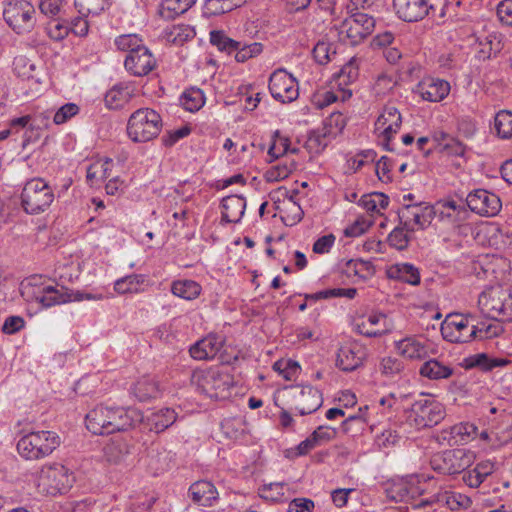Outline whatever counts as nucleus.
Instances as JSON below:
<instances>
[{
	"mask_svg": "<svg viewBox=\"0 0 512 512\" xmlns=\"http://www.w3.org/2000/svg\"><path fill=\"white\" fill-rule=\"evenodd\" d=\"M86 427L96 435L127 431L143 421L142 413L133 408L97 406L86 415Z\"/></svg>",
	"mask_w": 512,
	"mask_h": 512,
	"instance_id": "obj_1",
	"label": "nucleus"
},
{
	"mask_svg": "<svg viewBox=\"0 0 512 512\" xmlns=\"http://www.w3.org/2000/svg\"><path fill=\"white\" fill-rule=\"evenodd\" d=\"M21 295L27 301H36L44 308L72 301H83L84 292L72 291L63 285H38L36 278L21 284Z\"/></svg>",
	"mask_w": 512,
	"mask_h": 512,
	"instance_id": "obj_2",
	"label": "nucleus"
},
{
	"mask_svg": "<svg viewBox=\"0 0 512 512\" xmlns=\"http://www.w3.org/2000/svg\"><path fill=\"white\" fill-rule=\"evenodd\" d=\"M191 382L208 397L223 400L230 397L233 377L220 368H209L193 372Z\"/></svg>",
	"mask_w": 512,
	"mask_h": 512,
	"instance_id": "obj_3",
	"label": "nucleus"
},
{
	"mask_svg": "<svg viewBox=\"0 0 512 512\" xmlns=\"http://www.w3.org/2000/svg\"><path fill=\"white\" fill-rule=\"evenodd\" d=\"M60 443L56 432L41 430L22 436L17 443V450L27 460H39L49 456Z\"/></svg>",
	"mask_w": 512,
	"mask_h": 512,
	"instance_id": "obj_4",
	"label": "nucleus"
},
{
	"mask_svg": "<svg viewBox=\"0 0 512 512\" xmlns=\"http://www.w3.org/2000/svg\"><path fill=\"white\" fill-rule=\"evenodd\" d=\"M162 129V118L153 109L140 108L127 123V134L134 142H147L157 137Z\"/></svg>",
	"mask_w": 512,
	"mask_h": 512,
	"instance_id": "obj_5",
	"label": "nucleus"
},
{
	"mask_svg": "<svg viewBox=\"0 0 512 512\" xmlns=\"http://www.w3.org/2000/svg\"><path fill=\"white\" fill-rule=\"evenodd\" d=\"M54 201V192L42 178L28 180L21 193V205L28 214L45 212Z\"/></svg>",
	"mask_w": 512,
	"mask_h": 512,
	"instance_id": "obj_6",
	"label": "nucleus"
},
{
	"mask_svg": "<svg viewBox=\"0 0 512 512\" xmlns=\"http://www.w3.org/2000/svg\"><path fill=\"white\" fill-rule=\"evenodd\" d=\"M74 482V476L62 464L43 466L37 478V489L44 495L55 496L66 493Z\"/></svg>",
	"mask_w": 512,
	"mask_h": 512,
	"instance_id": "obj_7",
	"label": "nucleus"
},
{
	"mask_svg": "<svg viewBox=\"0 0 512 512\" xmlns=\"http://www.w3.org/2000/svg\"><path fill=\"white\" fill-rule=\"evenodd\" d=\"M335 28L341 42L354 46L374 31L375 19L367 13L356 12L335 25Z\"/></svg>",
	"mask_w": 512,
	"mask_h": 512,
	"instance_id": "obj_8",
	"label": "nucleus"
},
{
	"mask_svg": "<svg viewBox=\"0 0 512 512\" xmlns=\"http://www.w3.org/2000/svg\"><path fill=\"white\" fill-rule=\"evenodd\" d=\"M474 459L475 456L470 450L457 448L434 454L430 460V465L439 474L455 475L469 468Z\"/></svg>",
	"mask_w": 512,
	"mask_h": 512,
	"instance_id": "obj_9",
	"label": "nucleus"
},
{
	"mask_svg": "<svg viewBox=\"0 0 512 512\" xmlns=\"http://www.w3.org/2000/svg\"><path fill=\"white\" fill-rule=\"evenodd\" d=\"M36 10L27 0H9L3 10L8 26L17 34L31 32L36 25Z\"/></svg>",
	"mask_w": 512,
	"mask_h": 512,
	"instance_id": "obj_10",
	"label": "nucleus"
},
{
	"mask_svg": "<svg viewBox=\"0 0 512 512\" xmlns=\"http://www.w3.org/2000/svg\"><path fill=\"white\" fill-rule=\"evenodd\" d=\"M414 426L417 429L433 427L445 418V408L442 403L431 395H421L411 408Z\"/></svg>",
	"mask_w": 512,
	"mask_h": 512,
	"instance_id": "obj_11",
	"label": "nucleus"
},
{
	"mask_svg": "<svg viewBox=\"0 0 512 512\" xmlns=\"http://www.w3.org/2000/svg\"><path fill=\"white\" fill-rule=\"evenodd\" d=\"M284 396L289 408L300 415L317 411L323 403L320 391L312 386H290L286 388Z\"/></svg>",
	"mask_w": 512,
	"mask_h": 512,
	"instance_id": "obj_12",
	"label": "nucleus"
},
{
	"mask_svg": "<svg viewBox=\"0 0 512 512\" xmlns=\"http://www.w3.org/2000/svg\"><path fill=\"white\" fill-rule=\"evenodd\" d=\"M475 318L471 314H449L441 326L443 337L453 343H467L475 339Z\"/></svg>",
	"mask_w": 512,
	"mask_h": 512,
	"instance_id": "obj_13",
	"label": "nucleus"
},
{
	"mask_svg": "<svg viewBox=\"0 0 512 512\" xmlns=\"http://www.w3.org/2000/svg\"><path fill=\"white\" fill-rule=\"evenodd\" d=\"M436 209L424 202L403 204L399 212L401 224L407 231L425 229L436 215Z\"/></svg>",
	"mask_w": 512,
	"mask_h": 512,
	"instance_id": "obj_14",
	"label": "nucleus"
},
{
	"mask_svg": "<svg viewBox=\"0 0 512 512\" xmlns=\"http://www.w3.org/2000/svg\"><path fill=\"white\" fill-rule=\"evenodd\" d=\"M269 90L272 97L281 103H291L299 96L298 84L295 78L282 69L271 74Z\"/></svg>",
	"mask_w": 512,
	"mask_h": 512,
	"instance_id": "obj_15",
	"label": "nucleus"
},
{
	"mask_svg": "<svg viewBox=\"0 0 512 512\" xmlns=\"http://www.w3.org/2000/svg\"><path fill=\"white\" fill-rule=\"evenodd\" d=\"M466 205L471 211L482 216H494L501 209L500 198L485 189H477L469 193Z\"/></svg>",
	"mask_w": 512,
	"mask_h": 512,
	"instance_id": "obj_16",
	"label": "nucleus"
},
{
	"mask_svg": "<svg viewBox=\"0 0 512 512\" xmlns=\"http://www.w3.org/2000/svg\"><path fill=\"white\" fill-rule=\"evenodd\" d=\"M124 66L131 75L142 77L156 67V59L148 48L143 46L126 55Z\"/></svg>",
	"mask_w": 512,
	"mask_h": 512,
	"instance_id": "obj_17",
	"label": "nucleus"
},
{
	"mask_svg": "<svg viewBox=\"0 0 512 512\" xmlns=\"http://www.w3.org/2000/svg\"><path fill=\"white\" fill-rule=\"evenodd\" d=\"M366 357L365 349L357 343H349L339 348L336 366L344 372L359 368Z\"/></svg>",
	"mask_w": 512,
	"mask_h": 512,
	"instance_id": "obj_18",
	"label": "nucleus"
},
{
	"mask_svg": "<svg viewBox=\"0 0 512 512\" xmlns=\"http://www.w3.org/2000/svg\"><path fill=\"white\" fill-rule=\"evenodd\" d=\"M429 0H393V8L399 19L417 22L428 16Z\"/></svg>",
	"mask_w": 512,
	"mask_h": 512,
	"instance_id": "obj_19",
	"label": "nucleus"
},
{
	"mask_svg": "<svg viewBox=\"0 0 512 512\" xmlns=\"http://www.w3.org/2000/svg\"><path fill=\"white\" fill-rule=\"evenodd\" d=\"M402 123V117L398 109L387 105L375 122V129L380 131L384 140L389 142L393 134L397 133Z\"/></svg>",
	"mask_w": 512,
	"mask_h": 512,
	"instance_id": "obj_20",
	"label": "nucleus"
},
{
	"mask_svg": "<svg viewBox=\"0 0 512 512\" xmlns=\"http://www.w3.org/2000/svg\"><path fill=\"white\" fill-rule=\"evenodd\" d=\"M502 288H490L483 291L478 297V306L481 312L489 318L501 319V311L505 298L502 297Z\"/></svg>",
	"mask_w": 512,
	"mask_h": 512,
	"instance_id": "obj_21",
	"label": "nucleus"
},
{
	"mask_svg": "<svg viewBox=\"0 0 512 512\" xmlns=\"http://www.w3.org/2000/svg\"><path fill=\"white\" fill-rule=\"evenodd\" d=\"M395 349L399 355L409 360H422L429 355L426 342L416 336H408L396 341Z\"/></svg>",
	"mask_w": 512,
	"mask_h": 512,
	"instance_id": "obj_22",
	"label": "nucleus"
},
{
	"mask_svg": "<svg viewBox=\"0 0 512 512\" xmlns=\"http://www.w3.org/2000/svg\"><path fill=\"white\" fill-rule=\"evenodd\" d=\"M223 345V339L216 335L210 334L205 338L197 341L189 350L192 358L196 360H207L214 358Z\"/></svg>",
	"mask_w": 512,
	"mask_h": 512,
	"instance_id": "obj_23",
	"label": "nucleus"
},
{
	"mask_svg": "<svg viewBox=\"0 0 512 512\" xmlns=\"http://www.w3.org/2000/svg\"><path fill=\"white\" fill-rule=\"evenodd\" d=\"M418 91L424 100L438 102L449 94L450 85L445 80L429 78L419 83Z\"/></svg>",
	"mask_w": 512,
	"mask_h": 512,
	"instance_id": "obj_24",
	"label": "nucleus"
},
{
	"mask_svg": "<svg viewBox=\"0 0 512 512\" xmlns=\"http://www.w3.org/2000/svg\"><path fill=\"white\" fill-rule=\"evenodd\" d=\"M441 434L450 445H458L473 440L477 434V427L469 422L459 423L444 429Z\"/></svg>",
	"mask_w": 512,
	"mask_h": 512,
	"instance_id": "obj_25",
	"label": "nucleus"
},
{
	"mask_svg": "<svg viewBox=\"0 0 512 512\" xmlns=\"http://www.w3.org/2000/svg\"><path fill=\"white\" fill-rule=\"evenodd\" d=\"M189 493L195 504L204 507L212 506L218 498V492L215 486L205 480L193 483L189 488Z\"/></svg>",
	"mask_w": 512,
	"mask_h": 512,
	"instance_id": "obj_26",
	"label": "nucleus"
},
{
	"mask_svg": "<svg viewBox=\"0 0 512 512\" xmlns=\"http://www.w3.org/2000/svg\"><path fill=\"white\" fill-rule=\"evenodd\" d=\"M222 220L226 223H238L244 215L246 200L242 196L230 195L222 199Z\"/></svg>",
	"mask_w": 512,
	"mask_h": 512,
	"instance_id": "obj_27",
	"label": "nucleus"
},
{
	"mask_svg": "<svg viewBox=\"0 0 512 512\" xmlns=\"http://www.w3.org/2000/svg\"><path fill=\"white\" fill-rule=\"evenodd\" d=\"M387 273L390 278L410 285H418L420 283V272L418 268L410 263H397L391 266Z\"/></svg>",
	"mask_w": 512,
	"mask_h": 512,
	"instance_id": "obj_28",
	"label": "nucleus"
},
{
	"mask_svg": "<svg viewBox=\"0 0 512 512\" xmlns=\"http://www.w3.org/2000/svg\"><path fill=\"white\" fill-rule=\"evenodd\" d=\"M177 419V414L170 408H163L147 416V425L151 431L162 432Z\"/></svg>",
	"mask_w": 512,
	"mask_h": 512,
	"instance_id": "obj_29",
	"label": "nucleus"
},
{
	"mask_svg": "<svg viewBox=\"0 0 512 512\" xmlns=\"http://www.w3.org/2000/svg\"><path fill=\"white\" fill-rule=\"evenodd\" d=\"M133 445L123 438L112 439L105 447L104 454L107 461L118 463L132 452Z\"/></svg>",
	"mask_w": 512,
	"mask_h": 512,
	"instance_id": "obj_30",
	"label": "nucleus"
},
{
	"mask_svg": "<svg viewBox=\"0 0 512 512\" xmlns=\"http://www.w3.org/2000/svg\"><path fill=\"white\" fill-rule=\"evenodd\" d=\"M419 373L430 380H441L451 377L453 369L436 359H430L422 364Z\"/></svg>",
	"mask_w": 512,
	"mask_h": 512,
	"instance_id": "obj_31",
	"label": "nucleus"
},
{
	"mask_svg": "<svg viewBox=\"0 0 512 512\" xmlns=\"http://www.w3.org/2000/svg\"><path fill=\"white\" fill-rule=\"evenodd\" d=\"M197 0H164L160 5L159 15L165 20H173L190 9Z\"/></svg>",
	"mask_w": 512,
	"mask_h": 512,
	"instance_id": "obj_32",
	"label": "nucleus"
},
{
	"mask_svg": "<svg viewBox=\"0 0 512 512\" xmlns=\"http://www.w3.org/2000/svg\"><path fill=\"white\" fill-rule=\"evenodd\" d=\"M133 393L139 401H148L157 398L161 391L154 378L144 376L136 382Z\"/></svg>",
	"mask_w": 512,
	"mask_h": 512,
	"instance_id": "obj_33",
	"label": "nucleus"
},
{
	"mask_svg": "<svg viewBox=\"0 0 512 512\" xmlns=\"http://www.w3.org/2000/svg\"><path fill=\"white\" fill-rule=\"evenodd\" d=\"M146 276L142 274H131L115 281L114 290L119 294L139 293L141 286L145 283Z\"/></svg>",
	"mask_w": 512,
	"mask_h": 512,
	"instance_id": "obj_34",
	"label": "nucleus"
},
{
	"mask_svg": "<svg viewBox=\"0 0 512 512\" xmlns=\"http://www.w3.org/2000/svg\"><path fill=\"white\" fill-rule=\"evenodd\" d=\"M171 292L185 300H194L201 293V286L193 280H177L172 283Z\"/></svg>",
	"mask_w": 512,
	"mask_h": 512,
	"instance_id": "obj_35",
	"label": "nucleus"
},
{
	"mask_svg": "<svg viewBox=\"0 0 512 512\" xmlns=\"http://www.w3.org/2000/svg\"><path fill=\"white\" fill-rule=\"evenodd\" d=\"M132 97L127 86L115 85L105 95V102L110 109L122 108Z\"/></svg>",
	"mask_w": 512,
	"mask_h": 512,
	"instance_id": "obj_36",
	"label": "nucleus"
},
{
	"mask_svg": "<svg viewBox=\"0 0 512 512\" xmlns=\"http://www.w3.org/2000/svg\"><path fill=\"white\" fill-rule=\"evenodd\" d=\"M385 319L383 314H371L367 319L357 324V331L367 337H378L386 333V329L378 327L381 320Z\"/></svg>",
	"mask_w": 512,
	"mask_h": 512,
	"instance_id": "obj_37",
	"label": "nucleus"
},
{
	"mask_svg": "<svg viewBox=\"0 0 512 512\" xmlns=\"http://www.w3.org/2000/svg\"><path fill=\"white\" fill-rule=\"evenodd\" d=\"M389 198L383 193L375 192L363 195L359 200V205L368 212L380 213L388 207Z\"/></svg>",
	"mask_w": 512,
	"mask_h": 512,
	"instance_id": "obj_38",
	"label": "nucleus"
},
{
	"mask_svg": "<svg viewBox=\"0 0 512 512\" xmlns=\"http://www.w3.org/2000/svg\"><path fill=\"white\" fill-rule=\"evenodd\" d=\"M238 6L237 0H206L203 14L207 17L217 16L230 12Z\"/></svg>",
	"mask_w": 512,
	"mask_h": 512,
	"instance_id": "obj_39",
	"label": "nucleus"
},
{
	"mask_svg": "<svg viewBox=\"0 0 512 512\" xmlns=\"http://www.w3.org/2000/svg\"><path fill=\"white\" fill-rule=\"evenodd\" d=\"M111 166V159H106L103 162L99 161L89 165L86 178L90 185L93 186L95 184L94 180H104L109 177Z\"/></svg>",
	"mask_w": 512,
	"mask_h": 512,
	"instance_id": "obj_40",
	"label": "nucleus"
},
{
	"mask_svg": "<svg viewBox=\"0 0 512 512\" xmlns=\"http://www.w3.org/2000/svg\"><path fill=\"white\" fill-rule=\"evenodd\" d=\"M357 293V290L355 288H333V289H327L323 291H319L312 294H305V300H322V299H328L333 297H346L349 299H353Z\"/></svg>",
	"mask_w": 512,
	"mask_h": 512,
	"instance_id": "obj_41",
	"label": "nucleus"
},
{
	"mask_svg": "<svg viewBox=\"0 0 512 512\" xmlns=\"http://www.w3.org/2000/svg\"><path fill=\"white\" fill-rule=\"evenodd\" d=\"M210 42L221 51L228 53L239 49L241 42L229 38L223 31L213 30L210 32Z\"/></svg>",
	"mask_w": 512,
	"mask_h": 512,
	"instance_id": "obj_42",
	"label": "nucleus"
},
{
	"mask_svg": "<svg viewBox=\"0 0 512 512\" xmlns=\"http://www.w3.org/2000/svg\"><path fill=\"white\" fill-rule=\"evenodd\" d=\"M494 127L499 137L509 139L512 137V113L506 110L496 114Z\"/></svg>",
	"mask_w": 512,
	"mask_h": 512,
	"instance_id": "obj_43",
	"label": "nucleus"
},
{
	"mask_svg": "<svg viewBox=\"0 0 512 512\" xmlns=\"http://www.w3.org/2000/svg\"><path fill=\"white\" fill-rule=\"evenodd\" d=\"M108 6V0H75V7L83 16L99 15Z\"/></svg>",
	"mask_w": 512,
	"mask_h": 512,
	"instance_id": "obj_44",
	"label": "nucleus"
},
{
	"mask_svg": "<svg viewBox=\"0 0 512 512\" xmlns=\"http://www.w3.org/2000/svg\"><path fill=\"white\" fill-rule=\"evenodd\" d=\"M379 370L385 377L393 378L404 370V364L395 357L387 356L380 361Z\"/></svg>",
	"mask_w": 512,
	"mask_h": 512,
	"instance_id": "obj_45",
	"label": "nucleus"
},
{
	"mask_svg": "<svg viewBox=\"0 0 512 512\" xmlns=\"http://www.w3.org/2000/svg\"><path fill=\"white\" fill-rule=\"evenodd\" d=\"M205 103L204 94L200 89H191L184 93L182 104L188 111H197Z\"/></svg>",
	"mask_w": 512,
	"mask_h": 512,
	"instance_id": "obj_46",
	"label": "nucleus"
},
{
	"mask_svg": "<svg viewBox=\"0 0 512 512\" xmlns=\"http://www.w3.org/2000/svg\"><path fill=\"white\" fill-rule=\"evenodd\" d=\"M472 328L475 330V338L479 339L497 337L502 332V327L492 322H477Z\"/></svg>",
	"mask_w": 512,
	"mask_h": 512,
	"instance_id": "obj_47",
	"label": "nucleus"
},
{
	"mask_svg": "<svg viewBox=\"0 0 512 512\" xmlns=\"http://www.w3.org/2000/svg\"><path fill=\"white\" fill-rule=\"evenodd\" d=\"M409 232L410 231H407L403 224L402 226L394 228L388 236V243L398 250L406 249L411 239Z\"/></svg>",
	"mask_w": 512,
	"mask_h": 512,
	"instance_id": "obj_48",
	"label": "nucleus"
},
{
	"mask_svg": "<svg viewBox=\"0 0 512 512\" xmlns=\"http://www.w3.org/2000/svg\"><path fill=\"white\" fill-rule=\"evenodd\" d=\"M448 7V0H429L427 5L428 16L430 15L438 23H443L447 16Z\"/></svg>",
	"mask_w": 512,
	"mask_h": 512,
	"instance_id": "obj_49",
	"label": "nucleus"
},
{
	"mask_svg": "<svg viewBox=\"0 0 512 512\" xmlns=\"http://www.w3.org/2000/svg\"><path fill=\"white\" fill-rule=\"evenodd\" d=\"M358 77V66L354 59L346 63L337 75L339 86L348 85L354 82Z\"/></svg>",
	"mask_w": 512,
	"mask_h": 512,
	"instance_id": "obj_50",
	"label": "nucleus"
},
{
	"mask_svg": "<svg viewBox=\"0 0 512 512\" xmlns=\"http://www.w3.org/2000/svg\"><path fill=\"white\" fill-rule=\"evenodd\" d=\"M115 44L119 50L126 51L128 54L144 46L141 39L135 34L121 35L116 38Z\"/></svg>",
	"mask_w": 512,
	"mask_h": 512,
	"instance_id": "obj_51",
	"label": "nucleus"
},
{
	"mask_svg": "<svg viewBox=\"0 0 512 512\" xmlns=\"http://www.w3.org/2000/svg\"><path fill=\"white\" fill-rule=\"evenodd\" d=\"M328 143V140L324 138V134L314 130L308 135L305 147L310 153L318 154L327 147Z\"/></svg>",
	"mask_w": 512,
	"mask_h": 512,
	"instance_id": "obj_52",
	"label": "nucleus"
},
{
	"mask_svg": "<svg viewBox=\"0 0 512 512\" xmlns=\"http://www.w3.org/2000/svg\"><path fill=\"white\" fill-rule=\"evenodd\" d=\"M78 112L79 107L75 103H66L56 111L53 117V121L57 125L63 124L73 116L77 115Z\"/></svg>",
	"mask_w": 512,
	"mask_h": 512,
	"instance_id": "obj_53",
	"label": "nucleus"
},
{
	"mask_svg": "<svg viewBox=\"0 0 512 512\" xmlns=\"http://www.w3.org/2000/svg\"><path fill=\"white\" fill-rule=\"evenodd\" d=\"M289 151V140L285 137H279L276 134L275 139L272 145L269 147L268 155L272 158V160L279 158L280 156L285 155Z\"/></svg>",
	"mask_w": 512,
	"mask_h": 512,
	"instance_id": "obj_54",
	"label": "nucleus"
},
{
	"mask_svg": "<svg viewBox=\"0 0 512 512\" xmlns=\"http://www.w3.org/2000/svg\"><path fill=\"white\" fill-rule=\"evenodd\" d=\"M399 435L392 429H385L375 438V443L379 448L393 447L399 441Z\"/></svg>",
	"mask_w": 512,
	"mask_h": 512,
	"instance_id": "obj_55",
	"label": "nucleus"
},
{
	"mask_svg": "<svg viewBox=\"0 0 512 512\" xmlns=\"http://www.w3.org/2000/svg\"><path fill=\"white\" fill-rule=\"evenodd\" d=\"M25 326V321L21 316H9L5 319L2 325V332L7 335H12L19 332Z\"/></svg>",
	"mask_w": 512,
	"mask_h": 512,
	"instance_id": "obj_56",
	"label": "nucleus"
},
{
	"mask_svg": "<svg viewBox=\"0 0 512 512\" xmlns=\"http://www.w3.org/2000/svg\"><path fill=\"white\" fill-rule=\"evenodd\" d=\"M508 363L509 361L504 358L489 359L485 354H478L475 356L474 365L481 366L484 369H492L494 367H503Z\"/></svg>",
	"mask_w": 512,
	"mask_h": 512,
	"instance_id": "obj_57",
	"label": "nucleus"
},
{
	"mask_svg": "<svg viewBox=\"0 0 512 512\" xmlns=\"http://www.w3.org/2000/svg\"><path fill=\"white\" fill-rule=\"evenodd\" d=\"M466 500L461 494H455L452 492H444L439 495L438 501L447 505L450 510H456L463 506V501Z\"/></svg>",
	"mask_w": 512,
	"mask_h": 512,
	"instance_id": "obj_58",
	"label": "nucleus"
},
{
	"mask_svg": "<svg viewBox=\"0 0 512 512\" xmlns=\"http://www.w3.org/2000/svg\"><path fill=\"white\" fill-rule=\"evenodd\" d=\"M283 483H270L263 486L261 496L272 501L279 500L283 495Z\"/></svg>",
	"mask_w": 512,
	"mask_h": 512,
	"instance_id": "obj_59",
	"label": "nucleus"
},
{
	"mask_svg": "<svg viewBox=\"0 0 512 512\" xmlns=\"http://www.w3.org/2000/svg\"><path fill=\"white\" fill-rule=\"evenodd\" d=\"M497 15L499 20L508 25H512V0H503L497 6Z\"/></svg>",
	"mask_w": 512,
	"mask_h": 512,
	"instance_id": "obj_60",
	"label": "nucleus"
},
{
	"mask_svg": "<svg viewBox=\"0 0 512 512\" xmlns=\"http://www.w3.org/2000/svg\"><path fill=\"white\" fill-rule=\"evenodd\" d=\"M336 430L328 426H319L311 435L317 445L328 442L335 438Z\"/></svg>",
	"mask_w": 512,
	"mask_h": 512,
	"instance_id": "obj_61",
	"label": "nucleus"
},
{
	"mask_svg": "<svg viewBox=\"0 0 512 512\" xmlns=\"http://www.w3.org/2000/svg\"><path fill=\"white\" fill-rule=\"evenodd\" d=\"M331 46L326 42H318L313 49V57L319 64L330 61Z\"/></svg>",
	"mask_w": 512,
	"mask_h": 512,
	"instance_id": "obj_62",
	"label": "nucleus"
},
{
	"mask_svg": "<svg viewBox=\"0 0 512 512\" xmlns=\"http://www.w3.org/2000/svg\"><path fill=\"white\" fill-rule=\"evenodd\" d=\"M314 502L307 498H296L288 506V512H312Z\"/></svg>",
	"mask_w": 512,
	"mask_h": 512,
	"instance_id": "obj_63",
	"label": "nucleus"
},
{
	"mask_svg": "<svg viewBox=\"0 0 512 512\" xmlns=\"http://www.w3.org/2000/svg\"><path fill=\"white\" fill-rule=\"evenodd\" d=\"M502 297L505 298L503 302V308L501 311V320L502 321H512V287L503 289L502 288Z\"/></svg>",
	"mask_w": 512,
	"mask_h": 512,
	"instance_id": "obj_64",
	"label": "nucleus"
}]
</instances>
